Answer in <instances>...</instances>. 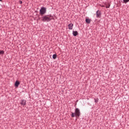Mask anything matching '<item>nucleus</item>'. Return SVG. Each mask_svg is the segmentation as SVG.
<instances>
[{
  "label": "nucleus",
  "mask_w": 129,
  "mask_h": 129,
  "mask_svg": "<svg viewBox=\"0 0 129 129\" xmlns=\"http://www.w3.org/2000/svg\"><path fill=\"white\" fill-rule=\"evenodd\" d=\"M27 101L25 99L21 100L20 104L23 105V106H25L26 104Z\"/></svg>",
  "instance_id": "4"
},
{
  "label": "nucleus",
  "mask_w": 129,
  "mask_h": 129,
  "mask_svg": "<svg viewBox=\"0 0 129 129\" xmlns=\"http://www.w3.org/2000/svg\"><path fill=\"white\" fill-rule=\"evenodd\" d=\"M73 35L74 36V37H76L78 35V32L77 31H73Z\"/></svg>",
  "instance_id": "8"
},
{
  "label": "nucleus",
  "mask_w": 129,
  "mask_h": 129,
  "mask_svg": "<svg viewBox=\"0 0 129 129\" xmlns=\"http://www.w3.org/2000/svg\"><path fill=\"white\" fill-rule=\"evenodd\" d=\"M123 2L124 4H127V3L129 2V0H123Z\"/></svg>",
  "instance_id": "12"
},
{
  "label": "nucleus",
  "mask_w": 129,
  "mask_h": 129,
  "mask_svg": "<svg viewBox=\"0 0 129 129\" xmlns=\"http://www.w3.org/2000/svg\"><path fill=\"white\" fill-rule=\"evenodd\" d=\"M81 113L80 112V110L78 108H76L75 110V112H72L71 116L72 117H77L78 118L80 117Z\"/></svg>",
  "instance_id": "2"
},
{
  "label": "nucleus",
  "mask_w": 129,
  "mask_h": 129,
  "mask_svg": "<svg viewBox=\"0 0 129 129\" xmlns=\"http://www.w3.org/2000/svg\"><path fill=\"white\" fill-rule=\"evenodd\" d=\"M94 100H95V103H97V102H98V98H97L96 99L94 98Z\"/></svg>",
  "instance_id": "13"
},
{
  "label": "nucleus",
  "mask_w": 129,
  "mask_h": 129,
  "mask_svg": "<svg viewBox=\"0 0 129 129\" xmlns=\"http://www.w3.org/2000/svg\"><path fill=\"white\" fill-rule=\"evenodd\" d=\"M38 20H41V18L38 17Z\"/></svg>",
  "instance_id": "16"
},
{
  "label": "nucleus",
  "mask_w": 129,
  "mask_h": 129,
  "mask_svg": "<svg viewBox=\"0 0 129 129\" xmlns=\"http://www.w3.org/2000/svg\"><path fill=\"white\" fill-rule=\"evenodd\" d=\"M21 84V83H20V81H16L15 82V87H19V85Z\"/></svg>",
  "instance_id": "7"
},
{
  "label": "nucleus",
  "mask_w": 129,
  "mask_h": 129,
  "mask_svg": "<svg viewBox=\"0 0 129 129\" xmlns=\"http://www.w3.org/2000/svg\"><path fill=\"white\" fill-rule=\"evenodd\" d=\"M73 24L72 23H70L69 24H68V29H69V30H72V29H73Z\"/></svg>",
  "instance_id": "6"
},
{
  "label": "nucleus",
  "mask_w": 129,
  "mask_h": 129,
  "mask_svg": "<svg viewBox=\"0 0 129 129\" xmlns=\"http://www.w3.org/2000/svg\"><path fill=\"white\" fill-rule=\"evenodd\" d=\"M96 17L97 18H101V11L98 10L96 12Z\"/></svg>",
  "instance_id": "5"
},
{
  "label": "nucleus",
  "mask_w": 129,
  "mask_h": 129,
  "mask_svg": "<svg viewBox=\"0 0 129 129\" xmlns=\"http://www.w3.org/2000/svg\"><path fill=\"white\" fill-rule=\"evenodd\" d=\"M5 54V51L0 50V55H4Z\"/></svg>",
  "instance_id": "10"
},
{
  "label": "nucleus",
  "mask_w": 129,
  "mask_h": 129,
  "mask_svg": "<svg viewBox=\"0 0 129 129\" xmlns=\"http://www.w3.org/2000/svg\"><path fill=\"white\" fill-rule=\"evenodd\" d=\"M19 4L22 5V4H23V2L22 1H19Z\"/></svg>",
  "instance_id": "15"
},
{
  "label": "nucleus",
  "mask_w": 129,
  "mask_h": 129,
  "mask_svg": "<svg viewBox=\"0 0 129 129\" xmlns=\"http://www.w3.org/2000/svg\"><path fill=\"white\" fill-rule=\"evenodd\" d=\"M110 7V5H108V6H106V9H108Z\"/></svg>",
  "instance_id": "14"
},
{
  "label": "nucleus",
  "mask_w": 129,
  "mask_h": 129,
  "mask_svg": "<svg viewBox=\"0 0 129 129\" xmlns=\"http://www.w3.org/2000/svg\"><path fill=\"white\" fill-rule=\"evenodd\" d=\"M52 20H54V17L52 15H44L42 17L41 21L42 22H51Z\"/></svg>",
  "instance_id": "1"
},
{
  "label": "nucleus",
  "mask_w": 129,
  "mask_h": 129,
  "mask_svg": "<svg viewBox=\"0 0 129 129\" xmlns=\"http://www.w3.org/2000/svg\"><path fill=\"white\" fill-rule=\"evenodd\" d=\"M0 2H3V0H0Z\"/></svg>",
  "instance_id": "17"
},
{
  "label": "nucleus",
  "mask_w": 129,
  "mask_h": 129,
  "mask_svg": "<svg viewBox=\"0 0 129 129\" xmlns=\"http://www.w3.org/2000/svg\"><path fill=\"white\" fill-rule=\"evenodd\" d=\"M47 12V8L45 7H41L39 11V14L41 16H44Z\"/></svg>",
  "instance_id": "3"
},
{
  "label": "nucleus",
  "mask_w": 129,
  "mask_h": 129,
  "mask_svg": "<svg viewBox=\"0 0 129 129\" xmlns=\"http://www.w3.org/2000/svg\"><path fill=\"white\" fill-rule=\"evenodd\" d=\"M91 22V21L90 20V19L89 18L86 19V22L87 23V24H90Z\"/></svg>",
  "instance_id": "9"
},
{
  "label": "nucleus",
  "mask_w": 129,
  "mask_h": 129,
  "mask_svg": "<svg viewBox=\"0 0 129 129\" xmlns=\"http://www.w3.org/2000/svg\"><path fill=\"white\" fill-rule=\"evenodd\" d=\"M52 58H53V59H56V58H57V54H53Z\"/></svg>",
  "instance_id": "11"
}]
</instances>
